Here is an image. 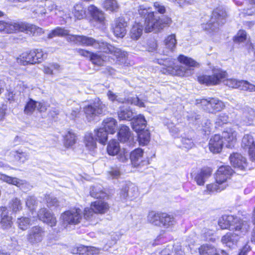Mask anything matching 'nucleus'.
<instances>
[{
  "label": "nucleus",
  "mask_w": 255,
  "mask_h": 255,
  "mask_svg": "<svg viewBox=\"0 0 255 255\" xmlns=\"http://www.w3.org/2000/svg\"><path fill=\"white\" fill-rule=\"evenodd\" d=\"M33 52H34L35 54V55H34V58L35 61H37L36 63L41 62L42 60L47 58V53L44 52L41 49L33 50Z\"/></svg>",
  "instance_id": "864d4df0"
},
{
  "label": "nucleus",
  "mask_w": 255,
  "mask_h": 255,
  "mask_svg": "<svg viewBox=\"0 0 255 255\" xmlns=\"http://www.w3.org/2000/svg\"><path fill=\"white\" fill-rule=\"evenodd\" d=\"M246 32L244 30H240L234 37V41L236 42H242L246 39Z\"/></svg>",
  "instance_id": "e2e57ef3"
},
{
  "label": "nucleus",
  "mask_w": 255,
  "mask_h": 255,
  "mask_svg": "<svg viewBox=\"0 0 255 255\" xmlns=\"http://www.w3.org/2000/svg\"><path fill=\"white\" fill-rule=\"evenodd\" d=\"M107 110L106 105L99 98H95L84 108V111L89 121L100 115L104 114Z\"/></svg>",
  "instance_id": "6e6552de"
},
{
  "label": "nucleus",
  "mask_w": 255,
  "mask_h": 255,
  "mask_svg": "<svg viewBox=\"0 0 255 255\" xmlns=\"http://www.w3.org/2000/svg\"><path fill=\"white\" fill-rule=\"evenodd\" d=\"M17 223L20 229L25 230L31 224V219L27 217H21L17 219Z\"/></svg>",
  "instance_id": "49530a36"
},
{
  "label": "nucleus",
  "mask_w": 255,
  "mask_h": 255,
  "mask_svg": "<svg viewBox=\"0 0 255 255\" xmlns=\"http://www.w3.org/2000/svg\"><path fill=\"white\" fill-rule=\"evenodd\" d=\"M118 154L117 158L120 161L122 162H126L128 159L129 157V153L127 151H124L123 152H119Z\"/></svg>",
  "instance_id": "0e129e2a"
},
{
  "label": "nucleus",
  "mask_w": 255,
  "mask_h": 255,
  "mask_svg": "<svg viewBox=\"0 0 255 255\" xmlns=\"http://www.w3.org/2000/svg\"><path fill=\"white\" fill-rule=\"evenodd\" d=\"M109 133L102 127L100 128L97 130H95V135L96 138L100 143L105 144L108 139V134Z\"/></svg>",
  "instance_id": "72a5a7b5"
},
{
  "label": "nucleus",
  "mask_w": 255,
  "mask_h": 255,
  "mask_svg": "<svg viewBox=\"0 0 255 255\" xmlns=\"http://www.w3.org/2000/svg\"><path fill=\"white\" fill-rule=\"evenodd\" d=\"M245 234L240 231L228 232L222 237L221 242L229 248H232L237 245L240 238Z\"/></svg>",
  "instance_id": "2eb2a0df"
},
{
  "label": "nucleus",
  "mask_w": 255,
  "mask_h": 255,
  "mask_svg": "<svg viewBox=\"0 0 255 255\" xmlns=\"http://www.w3.org/2000/svg\"><path fill=\"white\" fill-rule=\"evenodd\" d=\"M242 87L241 90L245 91H249L250 92L255 91V86L252 84L250 83L247 81H243L241 83Z\"/></svg>",
  "instance_id": "052dcab7"
},
{
  "label": "nucleus",
  "mask_w": 255,
  "mask_h": 255,
  "mask_svg": "<svg viewBox=\"0 0 255 255\" xmlns=\"http://www.w3.org/2000/svg\"><path fill=\"white\" fill-rule=\"evenodd\" d=\"M218 225L222 229L240 231L243 234H246L250 228L248 222L232 215H223L218 220Z\"/></svg>",
  "instance_id": "39448f33"
},
{
  "label": "nucleus",
  "mask_w": 255,
  "mask_h": 255,
  "mask_svg": "<svg viewBox=\"0 0 255 255\" xmlns=\"http://www.w3.org/2000/svg\"><path fill=\"white\" fill-rule=\"evenodd\" d=\"M164 43L167 48L172 50L175 47L176 44L175 35L172 34L168 36L165 39Z\"/></svg>",
  "instance_id": "a18cd8bd"
},
{
  "label": "nucleus",
  "mask_w": 255,
  "mask_h": 255,
  "mask_svg": "<svg viewBox=\"0 0 255 255\" xmlns=\"http://www.w3.org/2000/svg\"><path fill=\"white\" fill-rule=\"evenodd\" d=\"M136 132L138 133V139L139 144L143 145H146L150 140V133L149 131L143 129Z\"/></svg>",
  "instance_id": "f704fd0d"
},
{
  "label": "nucleus",
  "mask_w": 255,
  "mask_h": 255,
  "mask_svg": "<svg viewBox=\"0 0 255 255\" xmlns=\"http://www.w3.org/2000/svg\"><path fill=\"white\" fill-rule=\"evenodd\" d=\"M127 23L123 17L117 18L113 24V32L116 37L123 38L127 33Z\"/></svg>",
  "instance_id": "f3484780"
},
{
  "label": "nucleus",
  "mask_w": 255,
  "mask_h": 255,
  "mask_svg": "<svg viewBox=\"0 0 255 255\" xmlns=\"http://www.w3.org/2000/svg\"><path fill=\"white\" fill-rule=\"evenodd\" d=\"M236 132L231 128H229L223 132L221 136L219 134H215L209 141L210 150L214 153L220 152L222 149L224 140L227 142V147L232 148L236 140Z\"/></svg>",
  "instance_id": "7ed1b4c3"
},
{
  "label": "nucleus",
  "mask_w": 255,
  "mask_h": 255,
  "mask_svg": "<svg viewBox=\"0 0 255 255\" xmlns=\"http://www.w3.org/2000/svg\"><path fill=\"white\" fill-rule=\"evenodd\" d=\"M161 216L162 213L151 211L147 216V221L153 225L161 226Z\"/></svg>",
  "instance_id": "c756f323"
},
{
  "label": "nucleus",
  "mask_w": 255,
  "mask_h": 255,
  "mask_svg": "<svg viewBox=\"0 0 255 255\" xmlns=\"http://www.w3.org/2000/svg\"><path fill=\"white\" fill-rule=\"evenodd\" d=\"M107 95L109 99L112 102L117 101L119 103L133 104L139 107H145V104L143 101L140 99L138 97H129L127 99L120 97L118 95L115 94L113 92L109 91Z\"/></svg>",
  "instance_id": "4468645a"
},
{
  "label": "nucleus",
  "mask_w": 255,
  "mask_h": 255,
  "mask_svg": "<svg viewBox=\"0 0 255 255\" xmlns=\"http://www.w3.org/2000/svg\"><path fill=\"white\" fill-rule=\"evenodd\" d=\"M228 122V116L225 114L222 113L219 115L216 120V124L218 126H221Z\"/></svg>",
  "instance_id": "680f3d73"
},
{
  "label": "nucleus",
  "mask_w": 255,
  "mask_h": 255,
  "mask_svg": "<svg viewBox=\"0 0 255 255\" xmlns=\"http://www.w3.org/2000/svg\"><path fill=\"white\" fill-rule=\"evenodd\" d=\"M37 201L34 196H28L26 201V205L33 214V210L37 205Z\"/></svg>",
  "instance_id": "09e8293b"
},
{
  "label": "nucleus",
  "mask_w": 255,
  "mask_h": 255,
  "mask_svg": "<svg viewBox=\"0 0 255 255\" xmlns=\"http://www.w3.org/2000/svg\"><path fill=\"white\" fill-rule=\"evenodd\" d=\"M182 147L187 149L192 148L194 146V143L192 138H182L181 139Z\"/></svg>",
  "instance_id": "6e6d98bb"
},
{
  "label": "nucleus",
  "mask_w": 255,
  "mask_h": 255,
  "mask_svg": "<svg viewBox=\"0 0 255 255\" xmlns=\"http://www.w3.org/2000/svg\"><path fill=\"white\" fill-rule=\"evenodd\" d=\"M175 223L174 218L172 216L166 213H162L161 219V226L168 228L173 225Z\"/></svg>",
  "instance_id": "4c0bfd02"
},
{
  "label": "nucleus",
  "mask_w": 255,
  "mask_h": 255,
  "mask_svg": "<svg viewBox=\"0 0 255 255\" xmlns=\"http://www.w3.org/2000/svg\"><path fill=\"white\" fill-rule=\"evenodd\" d=\"M36 214L40 220L46 223L49 226L53 227L56 225L57 223L56 218L46 208H41Z\"/></svg>",
  "instance_id": "a211bd4d"
},
{
  "label": "nucleus",
  "mask_w": 255,
  "mask_h": 255,
  "mask_svg": "<svg viewBox=\"0 0 255 255\" xmlns=\"http://www.w3.org/2000/svg\"><path fill=\"white\" fill-rule=\"evenodd\" d=\"M33 13L34 17L42 18L46 13V10L43 5H37L33 8Z\"/></svg>",
  "instance_id": "de8ad7c7"
},
{
  "label": "nucleus",
  "mask_w": 255,
  "mask_h": 255,
  "mask_svg": "<svg viewBox=\"0 0 255 255\" xmlns=\"http://www.w3.org/2000/svg\"><path fill=\"white\" fill-rule=\"evenodd\" d=\"M80 44L86 46H91L93 48H96L98 45V41L93 38L88 37L86 36L81 35Z\"/></svg>",
  "instance_id": "ea45409f"
},
{
  "label": "nucleus",
  "mask_w": 255,
  "mask_h": 255,
  "mask_svg": "<svg viewBox=\"0 0 255 255\" xmlns=\"http://www.w3.org/2000/svg\"><path fill=\"white\" fill-rule=\"evenodd\" d=\"M90 60L95 65L102 66L104 62L107 60V57L101 54L92 53Z\"/></svg>",
  "instance_id": "58836bf2"
},
{
  "label": "nucleus",
  "mask_w": 255,
  "mask_h": 255,
  "mask_svg": "<svg viewBox=\"0 0 255 255\" xmlns=\"http://www.w3.org/2000/svg\"><path fill=\"white\" fill-rule=\"evenodd\" d=\"M107 150L109 155L114 156L118 154L120 151L119 143L115 139L110 140L108 144Z\"/></svg>",
  "instance_id": "7c9ffc66"
},
{
  "label": "nucleus",
  "mask_w": 255,
  "mask_h": 255,
  "mask_svg": "<svg viewBox=\"0 0 255 255\" xmlns=\"http://www.w3.org/2000/svg\"><path fill=\"white\" fill-rule=\"evenodd\" d=\"M57 36H63L68 35V30L60 27H57L53 29Z\"/></svg>",
  "instance_id": "774afa93"
},
{
  "label": "nucleus",
  "mask_w": 255,
  "mask_h": 255,
  "mask_svg": "<svg viewBox=\"0 0 255 255\" xmlns=\"http://www.w3.org/2000/svg\"><path fill=\"white\" fill-rule=\"evenodd\" d=\"M91 207L96 213V214H104L109 209V205L102 200H97L91 204Z\"/></svg>",
  "instance_id": "cd10ccee"
},
{
  "label": "nucleus",
  "mask_w": 255,
  "mask_h": 255,
  "mask_svg": "<svg viewBox=\"0 0 255 255\" xmlns=\"http://www.w3.org/2000/svg\"><path fill=\"white\" fill-rule=\"evenodd\" d=\"M231 164L235 167L243 170L247 166L246 159L241 154L234 153L230 156Z\"/></svg>",
  "instance_id": "412c9836"
},
{
  "label": "nucleus",
  "mask_w": 255,
  "mask_h": 255,
  "mask_svg": "<svg viewBox=\"0 0 255 255\" xmlns=\"http://www.w3.org/2000/svg\"><path fill=\"white\" fill-rule=\"evenodd\" d=\"M96 213L91 207L90 208H86L84 210V217L88 221L92 220L96 218Z\"/></svg>",
  "instance_id": "603ef678"
},
{
  "label": "nucleus",
  "mask_w": 255,
  "mask_h": 255,
  "mask_svg": "<svg viewBox=\"0 0 255 255\" xmlns=\"http://www.w3.org/2000/svg\"><path fill=\"white\" fill-rule=\"evenodd\" d=\"M108 173L109 178L111 179H117L121 175V172L118 167L112 168Z\"/></svg>",
  "instance_id": "13d9d810"
},
{
  "label": "nucleus",
  "mask_w": 255,
  "mask_h": 255,
  "mask_svg": "<svg viewBox=\"0 0 255 255\" xmlns=\"http://www.w3.org/2000/svg\"><path fill=\"white\" fill-rule=\"evenodd\" d=\"M242 147L249 150L252 160L255 161V142L253 137L250 134H246L242 139Z\"/></svg>",
  "instance_id": "aec40b11"
},
{
  "label": "nucleus",
  "mask_w": 255,
  "mask_h": 255,
  "mask_svg": "<svg viewBox=\"0 0 255 255\" xmlns=\"http://www.w3.org/2000/svg\"><path fill=\"white\" fill-rule=\"evenodd\" d=\"M233 170L229 166H221L216 173V183L207 185V191L209 192H220L227 187L226 181L232 174Z\"/></svg>",
  "instance_id": "423d86ee"
},
{
  "label": "nucleus",
  "mask_w": 255,
  "mask_h": 255,
  "mask_svg": "<svg viewBox=\"0 0 255 255\" xmlns=\"http://www.w3.org/2000/svg\"><path fill=\"white\" fill-rule=\"evenodd\" d=\"M47 205L49 208H56L59 206V202L54 196L47 195L45 196Z\"/></svg>",
  "instance_id": "3c124183"
},
{
  "label": "nucleus",
  "mask_w": 255,
  "mask_h": 255,
  "mask_svg": "<svg viewBox=\"0 0 255 255\" xmlns=\"http://www.w3.org/2000/svg\"><path fill=\"white\" fill-rule=\"evenodd\" d=\"M82 214L81 209L74 208L63 213L61 215L60 219L63 225H76L80 222L82 217Z\"/></svg>",
  "instance_id": "9b49d317"
},
{
  "label": "nucleus",
  "mask_w": 255,
  "mask_h": 255,
  "mask_svg": "<svg viewBox=\"0 0 255 255\" xmlns=\"http://www.w3.org/2000/svg\"><path fill=\"white\" fill-rule=\"evenodd\" d=\"M37 26L24 22H15L11 20L0 21V31L5 33H11L16 31L28 30L35 35Z\"/></svg>",
  "instance_id": "0eeeda50"
},
{
  "label": "nucleus",
  "mask_w": 255,
  "mask_h": 255,
  "mask_svg": "<svg viewBox=\"0 0 255 255\" xmlns=\"http://www.w3.org/2000/svg\"><path fill=\"white\" fill-rule=\"evenodd\" d=\"M96 138L94 137L92 133H87L85 136V143L86 147L90 151H94L97 148Z\"/></svg>",
  "instance_id": "2f4dec72"
},
{
  "label": "nucleus",
  "mask_w": 255,
  "mask_h": 255,
  "mask_svg": "<svg viewBox=\"0 0 255 255\" xmlns=\"http://www.w3.org/2000/svg\"><path fill=\"white\" fill-rule=\"evenodd\" d=\"M203 108L209 113L219 112L222 110L225 107L224 103L221 100L214 98H208L199 100Z\"/></svg>",
  "instance_id": "f8f14e48"
},
{
  "label": "nucleus",
  "mask_w": 255,
  "mask_h": 255,
  "mask_svg": "<svg viewBox=\"0 0 255 255\" xmlns=\"http://www.w3.org/2000/svg\"><path fill=\"white\" fill-rule=\"evenodd\" d=\"M75 52L78 54L79 55L88 58L89 57L90 58L91 56L92 55V52H90L89 51H87L81 48H77L75 50Z\"/></svg>",
  "instance_id": "338daca9"
},
{
  "label": "nucleus",
  "mask_w": 255,
  "mask_h": 255,
  "mask_svg": "<svg viewBox=\"0 0 255 255\" xmlns=\"http://www.w3.org/2000/svg\"><path fill=\"white\" fill-rule=\"evenodd\" d=\"M45 6H46L49 11H52L54 10L55 11V14L58 15V13L56 12L58 9L57 6H56L53 2L50 0H46Z\"/></svg>",
  "instance_id": "69168bd1"
},
{
  "label": "nucleus",
  "mask_w": 255,
  "mask_h": 255,
  "mask_svg": "<svg viewBox=\"0 0 255 255\" xmlns=\"http://www.w3.org/2000/svg\"><path fill=\"white\" fill-rule=\"evenodd\" d=\"M138 11L141 21L135 22L130 32V37L133 40H137L141 36L143 25L146 32L152 31L158 32L171 23L170 18L165 16L160 17L157 15L156 13H154L149 8L144 5H140Z\"/></svg>",
  "instance_id": "f257e3e1"
},
{
  "label": "nucleus",
  "mask_w": 255,
  "mask_h": 255,
  "mask_svg": "<svg viewBox=\"0 0 255 255\" xmlns=\"http://www.w3.org/2000/svg\"><path fill=\"white\" fill-rule=\"evenodd\" d=\"M102 128L110 134H114L117 128V122L113 118H108L102 122Z\"/></svg>",
  "instance_id": "b1692460"
},
{
  "label": "nucleus",
  "mask_w": 255,
  "mask_h": 255,
  "mask_svg": "<svg viewBox=\"0 0 255 255\" xmlns=\"http://www.w3.org/2000/svg\"><path fill=\"white\" fill-rule=\"evenodd\" d=\"M118 117L121 120L131 121L134 117V114L129 108L121 107L118 113Z\"/></svg>",
  "instance_id": "c85d7f7f"
},
{
  "label": "nucleus",
  "mask_w": 255,
  "mask_h": 255,
  "mask_svg": "<svg viewBox=\"0 0 255 255\" xmlns=\"http://www.w3.org/2000/svg\"><path fill=\"white\" fill-rule=\"evenodd\" d=\"M0 179L9 184L19 187L23 184V181L15 177H11L4 174H0Z\"/></svg>",
  "instance_id": "a19ab883"
},
{
  "label": "nucleus",
  "mask_w": 255,
  "mask_h": 255,
  "mask_svg": "<svg viewBox=\"0 0 255 255\" xmlns=\"http://www.w3.org/2000/svg\"><path fill=\"white\" fill-rule=\"evenodd\" d=\"M90 195L92 197L95 198H104L106 196L102 189L99 186H93L91 188Z\"/></svg>",
  "instance_id": "37998d69"
},
{
  "label": "nucleus",
  "mask_w": 255,
  "mask_h": 255,
  "mask_svg": "<svg viewBox=\"0 0 255 255\" xmlns=\"http://www.w3.org/2000/svg\"><path fill=\"white\" fill-rule=\"evenodd\" d=\"M178 60L183 65H177L174 67H168L166 69V72L178 76L187 77L193 73L195 67L199 66L197 62L183 55H180Z\"/></svg>",
  "instance_id": "20e7f679"
},
{
  "label": "nucleus",
  "mask_w": 255,
  "mask_h": 255,
  "mask_svg": "<svg viewBox=\"0 0 255 255\" xmlns=\"http://www.w3.org/2000/svg\"><path fill=\"white\" fill-rule=\"evenodd\" d=\"M44 229L39 226L30 228L26 235L27 241L32 245L37 244L42 242L45 237Z\"/></svg>",
  "instance_id": "ddd939ff"
},
{
  "label": "nucleus",
  "mask_w": 255,
  "mask_h": 255,
  "mask_svg": "<svg viewBox=\"0 0 255 255\" xmlns=\"http://www.w3.org/2000/svg\"><path fill=\"white\" fill-rule=\"evenodd\" d=\"M228 77L226 71L220 69H214L213 75H202L198 78L200 83L206 85H215L219 84L221 81H224L225 84L229 87L233 88H240L241 89V83L243 81H238L235 79H229L226 80Z\"/></svg>",
  "instance_id": "f03ea898"
},
{
  "label": "nucleus",
  "mask_w": 255,
  "mask_h": 255,
  "mask_svg": "<svg viewBox=\"0 0 255 255\" xmlns=\"http://www.w3.org/2000/svg\"><path fill=\"white\" fill-rule=\"evenodd\" d=\"M14 156L16 159L23 163L28 159L29 155L27 153L17 151Z\"/></svg>",
  "instance_id": "4d7b16f0"
},
{
  "label": "nucleus",
  "mask_w": 255,
  "mask_h": 255,
  "mask_svg": "<svg viewBox=\"0 0 255 255\" xmlns=\"http://www.w3.org/2000/svg\"><path fill=\"white\" fill-rule=\"evenodd\" d=\"M211 171L209 168L202 169L195 176L194 179L198 185H203L206 180L211 176Z\"/></svg>",
  "instance_id": "a878e982"
},
{
  "label": "nucleus",
  "mask_w": 255,
  "mask_h": 255,
  "mask_svg": "<svg viewBox=\"0 0 255 255\" xmlns=\"http://www.w3.org/2000/svg\"><path fill=\"white\" fill-rule=\"evenodd\" d=\"M34 55H35V54L33 51H31L29 52L23 53L20 55L19 57L17 58V62L22 65L35 64L37 61H35Z\"/></svg>",
  "instance_id": "5701e85b"
},
{
  "label": "nucleus",
  "mask_w": 255,
  "mask_h": 255,
  "mask_svg": "<svg viewBox=\"0 0 255 255\" xmlns=\"http://www.w3.org/2000/svg\"><path fill=\"white\" fill-rule=\"evenodd\" d=\"M211 127L212 124L210 120L205 119L203 121L202 129L205 134H208L210 133L212 130Z\"/></svg>",
  "instance_id": "bf43d9fd"
},
{
  "label": "nucleus",
  "mask_w": 255,
  "mask_h": 255,
  "mask_svg": "<svg viewBox=\"0 0 255 255\" xmlns=\"http://www.w3.org/2000/svg\"><path fill=\"white\" fill-rule=\"evenodd\" d=\"M118 135L120 142L126 143L128 146L133 145V137L128 127L125 125L121 126L119 130Z\"/></svg>",
  "instance_id": "dca6fc26"
},
{
  "label": "nucleus",
  "mask_w": 255,
  "mask_h": 255,
  "mask_svg": "<svg viewBox=\"0 0 255 255\" xmlns=\"http://www.w3.org/2000/svg\"><path fill=\"white\" fill-rule=\"evenodd\" d=\"M103 5L106 10L111 12L117 11L119 8V4L116 0H105Z\"/></svg>",
  "instance_id": "e433bc0d"
},
{
  "label": "nucleus",
  "mask_w": 255,
  "mask_h": 255,
  "mask_svg": "<svg viewBox=\"0 0 255 255\" xmlns=\"http://www.w3.org/2000/svg\"><path fill=\"white\" fill-rule=\"evenodd\" d=\"M37 104V102L31 99H30L25 106V113L26 114H31L36 108Z\"/></svg>",
  "instance_id": "8fccbe9b"
},
{
  "label": "nucleus",
  "mask_w": 255,
  "mask_h": 255,
  "mask_svg": "<svg viewBox=\"0 0 255 255\" xmlns=\"http://www.w3.org/2000/svg\"><path fill=\"white\" fill-rule=\"evenodd\" d=\"M143 151L140 148H137L132 151L130 155V161L134 166L140 165L142 162V156Z\"/></svg>",
  "instance_id": "393cba45"
},
{
  "label": "nucleus",
  "mask_w": 255,
  "mask_h": 255,
  "mask_svg": "<svg viewBox=\"0 0 255 255\" xmlns=\"http://www.w3.org/2000/svg\"><path fill=\"white\" fill-rule=\"evenodd\" d=\"M98 45L96 49H98L101 52L110 53L115 56L117 60L122 63L126 60L127 53L121 49L106 42L98 41Z\"/></svg>",
  "instance_id": "9d476101"
},
{
  "label": "nucleus",
  "mask_w": 255,
  "mask_h": 255,
  "mask_svg": "<svg viewBox=\"0 0 255 255\" xmlns=\"http://www.w3.org/2000/svg\"><path fill=\"white\" fill-rule=\"evenodd\" d=\"M227 13L223 8L218 7L213 11L210 21L205 25V29L210 31H216L220 25L226 22Z\"/></svg>",
  "instance_id": "1a4fd4ad"
},
{
  "label": "nucleus",
  "mask_w": 255,
  "mask_h": 255,
  "mask_svg": "<svg viewBox=\"0 0 255 255\" xmlns=\"http://www.w3.org/2000/svg\"><path fill=\"white\" fill-rule=\"evenodd\" d=\"M9 208L13 212H17L22 209V204L17 198L12 199L9 203Z\"/></svg>",
  "instance_id": "c03bdc74"
},
{
  "label": "nucleus",
  "mask_w": 255,
  "mask_h": 255,
  "mask_svg": "<svg viewBox=\"0 0 255 255\" xmlns=\"http://www.w3.org/2000/svg\"><path fill=\"white\" fill-rule=\"evenodd\" d=\"M88 10L92 20L102 25H105L106 19L104 12L94 5H90Z\"/></svg>",
  "instance_id": "6ab92c4d"
},
{
  "label": "nucleus",
  "mask_w": 255,
  "mask_h": 255,
  "mask_svg": "<svg viewBox=\"0 0 255 255\" xmlns=\"http://www.w3.org/2000/svg\"><path fill=\"white\" fill-rule=\"evenodd\" d=\"M75 17L78 19H81L86 16V10L81 4H77L74 6L73 11Z\"/></svg>",
  "instance_id": "79ce46f5"
},
{
  "label": "nucleus",
  "mask_w": 255,
  "mask_h": 255,
  "mask_svg": "<svg viewBox=\"0 0 255 255\" xmlns=\"http://www.w3.org/2000/svg\"><path fill=\"white\" fill-rule=\"evenodd\" d=\"M76 137L75 134L72 130L68 131L64 137L65 146L67 147L73 146L76 142Z\"/></svg>",
  "instance_id": "c9c22d12"
},
{
  "label": "nucleus",
  "mask_w": 255,
  "mask_h": 255,
  "mask_svg": "<svg viewBox=\"0 0 255 255\" xmlns=\"http://www.w3.org/2000/svg\"><path fill=\"white\" fill-rule=\"evenodd\" d=\"M12 224V218L8 215V211L5 207H0V225L3 229H8Z\"/></svg>",
  "instance_id": "4be33fe9"
},
{
  "label": "nucleus",
  "mask_w": 255,
  "mask_h": 255,
  "mask_svg": "<svg viewBox=\"0 0 255 255\" xmlns=\"http://www.w3.org/2000/svg\"><path fill=\"white\" fill-rule=\"evenodd\" d=\"M132 120H133L132 128L135 131H139L145 129L146 121L142 115H139L136 117L134 115V117Z\"/></svg>",
  "instance_id": "bb28decb"
},
{
  "label": "nucleus",
  "mask_w": 255,
  "mask_h": 255,
  "mask_svg": "<svg viewBox=\"0 0 255 255\" xmlns=\"http://www.w3.org/2000/svg\"><path fill=\"white\" fill-rule=\"evenodd\" d=\"M80 111V108L79 106H78L77 107H76L74 109L71 110L69 109L67 111H66V115L71 119H74L79 115Z\"/></svg>",
  "instance_id": "5fc2aeb1"
},
{
  "label": "nucleus",
  "mask_w": 255,
  "mask_h": 255,
  "mask_svg": "<svg viewBox=\"0 0 255 255\" xmlns=\"http://www.w3.org/2000/svg\"><path fill=\"white\" fill-rule=\"evenodd\" d=\"M137 194V188L135 187L129 188L125 186L123 187L120 192V196L122 199H126L127 197L130 196L131 197Z\"/></svg>",
  "instance_id": "473e14b6"
}]
</instances>
